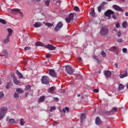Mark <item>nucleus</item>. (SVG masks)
<instances>
[{
    "label": "nucleus",
    "instance_id": "nucleus-1",
    "mask_svg": "<svg viewBox=\"0 0 128 128\" xmlns=\"http://www.w3.org/2000/svg\"><path fill=\"white\" fill-rule=\"evenodd\" d=\"M6 112H8L7 108L2 107L0 108V120H2V118L6 116Z\"/></svg>",
    "mask_w": 128,
    "mask_h": 128
},
{
    "label": "nucleus",
    "instance_id": "nucleus-2",
    "mask_svg": "<svg viewBox=\"0 0 128 128\" xmlns=\"http://www.w3.org/2000/svg\"><path fill=\"white\" fill-rule=\"evenodd\" d=\"M100 33L102 36H106L108 34V28L106 26H102L100 29Z\"/></svg>",
    "mask_w": 128,
    "mask_h": 128
},
{
    "label": "nucleus",
    "instance_id": "nucleus-3",
    "mask_svg": "<svg viewBox=\"0 0 128 128\" xmlns=\"http://www.w3.org/2000/svg\"><path fill=\"white\" fill-rule=\"evenodd\" d=\"M40 80L43 84H50V78L48 76H44Z\"/></svg>",
    "mask_w": 128,
    "mask_h": 128
},
{
    "label": "nucleus",
    "instance_id": "nucleus-4",
    "mask_svg": "<svg viewBox=\"0 0 128 128\" xmlns=\"http://www.w3.org/2000/svg\"><path fill=\"white\" fill-rule=\"evenodd\" d=\"M66 70L68 74H72L74 72L72 68L70 66H66Z\"/></svg>",
    "mask_w": 128,
    "mask_h": 128
},
{
    "label": "nucleus",
    "instance_id": "nucleus-5",
    "mask_svg": "<svg viewBox=\"0 0 128 128\" xmlns=\"http://www.w3.org/2000/svg\"><path fill=\"white\" fill-rule=\"evenodd\" d=\"M74 14L70 13L68 15V17L66 18V22H67L68 24H69V22H70L72 20V19L74 18Z\"/></svg>",
    "mask_w": 128,
    "mask_h": 128
},
{
    "label": "nucleus",
    "instance_id": "nucleus-6",
    "mask_svg": "<svg viewBox=\"0 0 128 128\" xmlns=\"http://www.w3.org/2000/svg\"><path fill=\"white\" fill-rule=\"evenodd\" d=\"M64 26V24L62 22H58V23L56 24V26L54 28L56 32H58Z\"/></svg>",
    "mask_w": 128,
    "mask_h": 128
},
{
    "label": "nucleus",
    "instance_id": "nucleus-7",
    "mask_svg": "<svg viewBox=\"0 0 128 128\" xmlns=\"http://www.w3.org/2000/svg\"><path fill=\"white\" fill-rule=\"evenodd\" d=\"M44 48H48L49 50H54L56 48L50 44H48V45L44 46Z\"/></svg>",
    "mask_w": 128,
    "mask_h": 128
},
{
    "label": "nucleus",
    "instance_id": "nucleus-8",
    "mask_svg": "<svg viewBox=\"0 0 128 128\" xmlns=\"http://www.w3.org/2000/svg\"><path fill=\"white\" fill-rule=\"evenodd\" d=\"M6 121L9 122L10 124H16V122H18V120H17L16 121L14 118H7Z\"/></svg>",
    "mask_w": 128,
    "mask_h": 128
},
{
    "label": "nucleus",
    "instance_id": "nucleus-9",
    "mask_svg": "<svg viewBox=\"0 0 128 128\" xmlns=\"http://www.w3.org/2000/svg\"><path fill=\"white\" fill-rule=\"evenodd\" d=\"M114 14V12L110 10H108L104 12V15L106 16H108V18H110V14Z\"/></svg>",
    "mask_w": 128,
    "mask_h": 128
},
{
    "label": "nucleus",
    "instance_id": "nucleus-10",
    "mask_svg": "<svg viewBox=\"0 0 128 128\" xmlns=\"http://www.w3.org/2000/svg\"><path fill=\"white\" fill-rule=\"evenodd\" d=\"M104 74L106 78H110L112 76V72L110 70H105L104 72Z\"/></svg>",
    "mask_w": 128,
    "mask_h": 128
},
{
    "label": "nucleus",
    "instance_id": "nucleus-11",
    "mask_svg": "<svg viewBox=\"0 0 128 128\" xmlns=\"http://www.w3.org/2000/svg\"><path fill=\"white\" fill-rule=\"evenodd\" d=\"M106 2H102L100 6L98 8V10L99 12H102V8H104V6H106Z\"/></svg>",
    "mask_w": 128,
    "mask_h": 128
},
{
    "label": "nucleus",
    "instance_id": "nucleus-12",
    "mask_svg": "<svg viewBox=\"0 0 128 128\" xmlns=\"http://www.w3.org/2000/svg\"><path fill=\"white\" fill-rule=\"evenodd\" d=\"M49 74L51 76H52V78H56V72L52 70H50Z\"/></svg>",
    "mask_w": 128,
    "mask_h": 128
},
{
    "label": "nucleus",
    "instance_id": "nucleus-13",
    "mask_svg": "<svg viewBox=\"0 0 128 128\" xmlns=\"http://www.w3.org/2000/svg\"><path fill=\"white\" fill-rule=\"evenodd\" d=\"M113 8L116 10H118V12H124V10L117 5H113Z\"/></svg>",
    "mask_w": 128,
    "mask_h": 128
},
{
    "label": "nucleus",
    "instance_id": "nucleus-14",
    "mask_svg": "<svg viewBox=\"0 0 128 128\" xmlns=\"http://www.w3.org/2000/svg\"><path fill=\"white\" fill-rule=\"evenodd\" d=\"M126 76H128V71L126 70L124 71V73H122L120 75V78H124Z\"/></svg>",
    "mask_w": 128,
    "mask_h": 128
},
{
    "label": "nucleus",
    "instance_id": "nucleus-15",
    "mask_svg": "<svg viewBox=\"0 0 128 128\" xmlns=\"http://www.w3.org/2000/svg\"><path fill=\"white\" fill-rule=\"evenodd\" d=\"M95 122L96 124H98V126H100V124H102V120H100V118L98 116L96 117V118Z\"/></svg>",
    "mask_w": 128,
    "mask_h": 128
},
{
    "label": "nucleus",
    "instance_id": "nucleus-16",
    "mask_svg": "<svg viewBox=\"0 0 128 128\" xmlns=\"http://www.w3.org/2000/svg\"><path fill=\"white\" fill-rule=\"evenodd\" d=\"M70 112V108L66 106L64 108H63L62 110H60V112H62L63 114H66V112Z\"/></svg>",
    "mask_w": 128,
    "mask_h": 128
},
{
    "label": "nucleus",
    "instance_id": "nucleus-17",
    "mask_svg": "<svg viewBox=\"0 0 128 128\" xmlns=\"http://www.w3.org/2000/svg\"><path fill=\"white\" fill-rule=\"evenodd\" d=\"M86 114H82L80 115V122L81 124H83L84 122V120H86Z\"/></svg>",
    "mask_w": 128,
    "mask_h": 128
},
{
    "label": "nucleus",
    "instance_id": "nucleus-18",
    "mask_svg": "<svg viewBox=\"0 0 128 128\" xmlns=\"http://www.w3.org/2000/svg\"><path fill=\"white\" fill-rule=\"evenodd\" d=\"M3 42L5 44H8L10 42V36H7L6 38H4V40H3Z\"/></svg>",
    "mask_w": 128,
    "mask_h": 128
},
{
    "label": "nucleus",
    "instance_id": "nucleus-19",
    "mask_svg": "<svg viewBox=\"0 0 128 128\" xmlns=\"http://www.w3.org/2000/svg\"><path fill=\"white\" fill-rule=\"evenodd\" d=\"M54 90H56V87L54 86H52L48 89V92H49L50 94H54Z\"/></svg>",
    "mask_w": 128,
    "mask_h": 128
},
{
    "label": "nucleus",
    "instance_id": "nucleus-20",
    "mask_svg": "<svg viewBox=\"0 0 128 128\" xmlns=\"http://www.w3.org/2000/svg\"><path fill=\"white\" fill-rule=\"evenodd\" d=\"M16 74L20 78H24L22 74V73H20V72H18V70H16Z\"/></svg>",
    "mask_w": 128,
    "mask_h": 128
},
{
    "label": "nucleus",
    "instance_id": "nucleus-21",
    "mask_svg": "<svg viewBox=\"0 0 128 128\" xmlns=\"http://www.w3.org/2000/svg\"><path fill=\"white\" fill-rule=\"evenodd\" d=\"M34 26L35 28H40L42 26V22H36L34 24Z\"/></svg>",
    "mask_w": 128,
    "mask_h": 128
},
{
    "label": "nucleus",
    "instance_id": "nucleus-22",
    "mask_svg": "<svg viewBox=\"0 0 128 128\" xmlns=\"http://www.w3.org/2000/svg\"><path fill=\"white\" fill-rule=\"evenodd\" d=\"M1 55L2 56H5L6 58V56H8V52H6V50H4L1 54Z\"/></svg>",
    "mask_w": 128,
    "mask_h": 128
},
{
    "label": "nucleus",
    "instance_id": "nucleus-23",
    "mask_svg": "<svg viewBox=\"0 0 128 128\" xmlns=\"http://www.w3.org/2000/svg\"><path fill=\"white\" fill-rule=\"evenodd\" d=\"M46 100V96H42L40 98L38 102H44Z\"/></svg>",
    "mask_w": 128,
    "mask_h": 128
},
{
    "label": "nucleus",
    "instance_id": "nucleus-24",
    "mask_svg": "<svg viewBox=\"0 0 128 128\" xmlns=\"http://www.w3.org/2000/svg\"><path fill=\"white\" fill-rule=\"evenodd\" d=\"M90 16H96V12H94V8H92L91 10V12H90Z\"/></svg>",
    "mask_w": 128,
    "mask_h": 128
},
{
    "label": "nucleus",
    "instance_id": "nucleus-25",
    "mask_svg": "<svg viewBox=\"0 0 128 128\" xmlns=\"http://www.w3.org/2000/svg\"><path fill=\"white\" fill-rule=\"evenodd\" d=\"M13 82L16 86H18V84H20V80H18L16 78H14L13 80Z\"/></svg>",
    "mask_w": 128,
    "mask_h": 128
},
{
    "label": "nucleus",
    "instance_id": "nucleus-26",
    "mask_svg": "<svg viewBox=\"0 0 128 128\" xmlns=\"http://www.w3.org/2000/svg\"><path fill=\"white\" fill-rule=\"evenodd\" d=\"M110 50L111 52H118V47L114 46H112Z\"/></svg>",
    "mask_w": 128,
    "mask_h": 128
},
{
    "label": "nucleus",
    "instance_id": "nucleus-27",
    "mask_svg": "<svg viewBox=\"0 0 128 128\" xmlns=\"http://www.w3.org/2000/svg\"><path fill=\"white\" fill-rule=\"evenodd\" d=\"M14 12H18V14H20L21 16H24V14L22 12L20 11V9H18V8L14 9Z\"/></svg>",
    "mask_w": 128,
    "mask_h": 128
},
{
    "label": "nucleus",
    "instance_id": "nucleus-28",
    "mask_svg": "<svg viewBox=\"0 0 128 128\" xmlns=\"http://www.w3.org/2000/svg\"><path fill=\"white\" fill-rule=\"evenodd\" d=\"M35 46H44L46 45H44L42 42H36Z\"/></svg>",
    "mask_w": 128,
    "mask_h": 128
},
{
    "label": "nucleus",
    "instance_id": "nucleus-29",
    "mask_svg": "<svg viewBox=\"0 0 128 128\" xmlns=\"http://www.w3.org/2000/svg\"><path fill=\"white\" fill-rule=\"evenodd\" d=\"M16 92H18V94H24V90L21 88H18L16 89Z\"/></svg>",
    "mask_w": 128,
    "mask_h": 128
},
{
    "label": "nucleus",
    "instance_id": "nucleus-30",
    "mask_svg": "<svg viewBox=\"0 0 128 128\" xmlns=\"http://www.w3.org/2000/svg\"><path fill=\"white\" fill-rule=\"evenodd\" d=\"M124 88V86L122 84H120L118 85V90H122Z\"/></svg>",
    "mask_w": 128,
    "mask_h": 128
},
{
    "label": "nucleus",
    "instance_id": "nucleus-31",
    "mask_svg": "<svg viewBox=\"0 0 128 128\" xmlns=\"http://www.w3.org/2000/svg\"><path fill=\"white\" fill-rule=\"evenodd\" d=\"M7 30L8 32V36H12V30L11 28H8Z\"/></svg>",
    "mask_w": 128,
    "mask_h": 128
},
{
    "label": "nucleus",
    "instance_id": "nucleus-32",
    "mask_svg": "<svg viewBox=\"0 0 128 128\" xmlns=\"http://www.w3.org/2000/svg\"><path fill=\"white\" fill-rule=\"evenodd\" d=\"M122 26L124 28H126V27L128 26V22H124L122 24Z\"/></svg>",
    "mask_w": 128,
    "mask_h": 128
},
{
    "label": "nucleus",
    "instance_id": "nucleus-33",
    "mask_svg": "<svg viewBox=\"0 0 128 128\" xmlns=\"http://www.w3.org/2000/svg\"><path fill=\"white\" fill-rule=\"evenodd\" d=\"M12 82H8L7 84V85L6 86V88L8 89L10 88V86H12Z\"/></svg>",
    "mask_w": 128,
    "mask_h": 128
},
{
    "label": "nucleus",
    "instance_id": "nucleus-34",
    "mask_svg": "<svg viewBox=\"0 0 128 128\" xmlns=\"http://www.w3.org/2000/svg\"><path fill=\"white\" fill-rule=\"evenodd\" d=\"M50 0H46L45 1V4L46 6H50Z\"/></svg>",
    "mask_w": 128,
    "mask_h": 128
},
{
    "label": "nucleus",
    "instance_id": "nucleus-35",
    "mask_svg": "<svg viewBox=\"0 0 128 128\" xmlns=\"http://www.w3.org/2000/svg\"><path fill=\"white\" fill-rule=\"evenodd\" d=\"M0 22H1V24H6V20L4 19L0 18Z\"/></svg>",
    "mask_w": 128,
    "mask_h": 128
},
{
    "label": "nucleus",
    "instance_id": "nucleus-36",
    "mask_svg": "<svg viewBox=\"0 0 128 128\" xmlns=\"http://www.w3.org/2000/svg\"><path fill=\"white\" fill-rule=\"evenodd\" d=\"M24 120L21 118L20 120V126H24Z\"/></svg>",
    "mask_w": 128,
    "mask_h": 128
},
{
    "label": "nucleus",
    "instance_id": "nucleus-37",
    "mask_svg": "<svg viewBox=\"0 0 128 128\" xmlns=\"http://www.w3.org/2000/svg\"><path fill=\"white\" fill-rule=\"evenodd\" d=\"M4 92H0V100H2V98H4Z\"/></svg>",
    "mask_w": 128,
    "mask_h": 128
},
{
    "label": "nucleus",
    "instance_id": "nucleus-38",
    "mask_svg": "<svg viewBox=\"0 0 128 128\" xmlns=\"http://www.w3.org/2000/svg\"><path fill=\"white\" fill-rule=\"evenodd\" d=\"M31 88L32 87L30 85H28L26 87L25 90L26 91L30 90Z\"/></svg>",
    "mask_w": 128,
    "mask_h": 128
},
{
    "label": "nucleus",
    "instance_id": "nucleus-39",
    "mask_svg": "<svg viewBox=\"0 0 128 128\" xmlns=\"http://www.w3.org/2000/svg\"><path fill=\"white\" fill-rule=\"evenodd\" d=\"M45 26H48V27H50V26H52L53 24L51 23L46 22V23H45Z\"/></svg>",
    "mask_w": 128,
    "mask_h": 128
},
{
    "label": "nucleus",
    "instance_id": "nucleus-40",
    "mask_svg": "<svg viewBox=\"0 0 128 128\" xmlns=\"http://www.w3.org/2000/svg\"><path fill=\"white\" fill-rule=\"evenodd\" d=\"M74 10H75V12H79L80 8L78 6H75L74 7Z\"/></svg>",
    "mask_w": 128,
    "mask_h": 128
},
{
    "label": "nucleus",
    "instance_id": "nucleus-41",
    "mask_svg": "<svg viewBox=\"0 0 128 128\" xmlns=\"http://www.w3.org/2000/svg\"><path fill=\"white\" fill-rule=\"evenodd\" d=\"M101 55H102V56H103L104 58L106 56V54L105 53V52H104V51H102V52H101Z\"/></svg>",
    "mask_w": 128,
    "mask_h": 128
},
{
    "label": "nucleus",
    "instance_id": "nucleus-42",
    "mask_svg": "<svg viewBox=\"0 0 128 128\" xmlns=\"http://www.w3.org/2000/svg\"><path fill=\"white\" fill-rule=\"evenodd\" d=\"M94 58L95 60H96V62H98V64H100V60H98V56H94Z\"/></svg>",
    "mask_w": 128,
    "mask_h": 128
},
{
    "label": "nucleus",
    "instance_id": "nucleus-43",
    "mask_svg": "<svg viewBox=\"0 0 128 128\" xmlns=\"http://www.w3.org/2000/svg\"><path fill=\"white\" fill-rule=\"evenodd\" d=\"M14 98H18V96H20L18 95V93L16 92L14 93Z\"/></svg>",
    "mask_w": 128,
    "mask_h": 128
},
{
    "label": "nucleus",
    "instance_id": "nucleus-44",
    "mask_svg": "<svg viewBox=\"0 0 128 128\" xmlns=\"http://www.w3.org/2000/svg\"><path fill=\"white\" fill-rule=\"evenodd\" d=\"M56 110V108L55 106H52L50 108V112H52V110Z\"/></svg>",
    "mask_w": 128,
    "mask_h": 128
},
{
    "label": "nucleus",
    "instance_id": "nucleus-45",
    "mask_svg": "<svg viewBox=\"0 0 128 128\" xmlns=\"http://www.w3.org/2000/svg\"><path fill=\"white\" fill-rule=\"evenodd\" d=\"M30 50V47L28 46H26L24 48V50L25 52H26V50Z\"/></svg>",
    "mask_w": 128,
    "mask_h": 128
},
{
    "label": "nucleus",
    "instance_id": "nucleus-46",
    "mask_svg": "<svg viewBox=\"0 0 128 128\" xmlns=\"http://www.w3.org/2000/svg\"><path fill=\"white\" fill-rule=\"evenodd\" d=\"M11 78H12L13 80H14V78H16V76H14V73L11 74Z\"/></svg>",
    "mask_w": 128,
    "mask_h": 128
},
{
    "label": "nucleus",
    "instance_id": "nucleus-47",
    "mask_svg": "<svg viewBox=\"0 0 128 128\" xmlns=\"http://www.w3.org/2000/svg\"><path fill=\"white\" fill-rule=\"evenodd\" d=\"M52 54H48L46 55V58H50Z\"/></svg>",
    "mask_w": 128,
    "mask_h": 128
},
{
    "label": "nucleus",
    "instance_id": "nucleus-48",
    "mask_svg": "<svg viewBox=\"0 0 128 128\" xmlns=\"http://www.w3.org/2000/svg\"><path fill=\"white\" fill-rule=\"evenodd\" d=\"M128 52V49H126V48H124L122 49V52L124 53H126Z\"/></svg>",
    "mask_w": 128,
    "mask_h": 128
},
{
    "label": "nucleus",
    "instance_id": "nucleus-49",
    "mask_svg": "<svg viewBox=\"0 0 128 128\" xmlns=\"http://www.w3.org/2000/svg\"><path fill=\"white\" fill-rule=\"evenodd\" d=\"M118 111V109L116 108H114L112 110V112H117Z\"/></svg>",
    "mask_w": 128,
    "mask_h": 128
},
{
    "label": "nucleus",
    "instance_id": "nucleus-50",
    "mask_svg": "<svg viewBox=\"0 0 128 128\" xmlns=\"http://www.w3.org/2000/svg\"><path fill=\"white\" fill-rule=\"evenodd\" d=\"M54 100H55V102H58L59 99H58V98H54Z\"/></svg>",
    "mask_w": 128,
    "mask_h": 128
},
{
    "label": "nucleus",
    "instance_id": "nucleus-51",
    "mask_svg": "<svg viewBox=\"0 0 128 128\" xmlns=\"http://www.w3.org/2000/svg\"><path fill=\"white\" fill-rule=\"evenodd\" d=\"M94 92H96V94H98V89H94L93 90Z\"/></svg>",
    "mask_w": 128,
    "mask_h": 128
},
{
    "label": "nucleus",
    "instance_id": "nucleus-52",
    "mask_svg": "<svg viewBox=\"0 0 128 128\" xmlns=\"http://www.w3.org/2000/svg\"><path fill=\"white\" fill-rule=\"evenodd\" d=\"M120 23H117V24H116V27L117 28H120Z\"/></svg>",
    "mask_w": 128,
    "mask_h": 128
},
{
    "label": "nucleus",
    "instance_id": "nucleus-53",
    "mask_svg": "<svg viewBox=\"0 0 128 128\" xmlns=\"http://www.w3.org/2000/svg\"><path fill=\"white\" fill-rule=\"evenodd\" d=\"M117 42H122V38L118 39V40H117Z\"/></svg>",
    "mask_w": 128,
    "mask_h": 128
},
{
    "label": "nucleus",
    "instance_id": "nucleus-54",
    "mask_svg": "<svg viewBox=\"0 0 128 128\" xmlns=\"http://www.w3.org/2000/svg\"><path fill=\"white\" fill-rule=\"evenodd\" d=\"M118 38H120V36H122V33L120 32H118Z\"/></svg>",
    "mask_w": 128,
    "mask_h": 128
},
{
    "label": "nucleus",
    "instance_id": "nucleus-55",
    "mask_svg": "<svg viewBox=\"0 0 128 128\" xmlns=\"http://www.w3.org/2000/svg\"><path fill=\"white\" fill-rule=\"evenodd\" d=\"M78 60H79V62H82V58L80 57H78Z\"/></svg>",
    "mask_w": 128,
    "mask_h": 128
},
{
    "label": "nucleus",
    "instance_id": "nucleus-56",
    "mask_svg": "<svg viewBox=\"0 0 128 128\" xmlns=\"http://www.w3.org/2000/svg\"><path fill=\"white\" fill-rule=\"evenodd\" d=\"M114 66H115L116 68H118V64L116 63L114 64Z\"/></svg>",
    "mask_w": 128,
    "mask_h": 128
},
{
    "label": "nucleus",
    "instance_id": "nucleus-57",
    "mask_svg": "<svg viewBox=\"0 0 128 128\" xmlns=\"http://www.w3.org/2000/svg\"><path fill=\"white\" fill-rule=\"evenodd\" d=\"M53 2L54 4H58V2L56 1V0H54Z\"/></svg>",
    "mask_w": 128,
    "mask_h": 128
},
{
    "label": "nucleus",
    "instance_id": "nucleus-58",
    "mask_svg": "<svg viewBox=\"0 0 128 128\" xmlns=\"http://www.w3.org/2000/svg\"><path fill=\"white\" fill-rule=\"evenodd\" d=\"M28 92L25 94L26 98H28Z\"/></svg>",
    "mask_w": 128,
    "mask_h": 128
},
{
    "label": "nucleus",
    "instance_id": "nucleus-59",
    "mask_svg": "<svg viewBox=\"0 0 128 128\" xmlns=\"http://www.w3.org/2000/svg\"><path fill=\"white\" fill-rule=\"evenodd\" d=\"M112 18H114V20H116V16H114V15H113L112 16Z\"/></svg>",
    "mask_w": 128,
    "mask_h": 128
},
{
    "label": "nucleus",
    "instance_id": "nucleus-60",
    "mask_svg": "<svg viewBox=\"0 0 128 128\" xmlns=\"http://www.w3.org/2000/svg\"><path fill=\"white\" fill-rule=\"evenodd\" d=\"M125 16H128V12H126V13H125Z\"/></svg>",
    "mask_w": 128,
    "mask_h": 128
},
{
    "label": "nucleus",
    "instance_id": "nucleus-61",
    "mask_svg": "<svg viewBox=\"0 0 128 128\" xmlns=\"http://www.w3.org/2000/svg\"><path fill=\"white\" fill-rule=\"evenodd\" d=\"M78 96V98H80V94H78V96Z\"/></svg>",
    "mask_w": 128,
    "mask_h": 128
},
{
    "label": "nucleus",
    "instance_id": "nucleus-62",
    "mask_svg": "<svg viewBox=\"0 0 128 128\" xmlns=\"http://www.w3.org/2000/svg\"><path fill=\"white\" fill-rule=\"evenodd\" d=\"M106 0V2H112V0Z\"/></svg>",
    "mask_w": 128,
    "mask_h": 128
},
{
    "label": "nucleus",
    "instance_id": "nucleus-63",
    "mask_svg": "<svg viewBox=\"0 0 128 128\" xmlns=\"http://www.w3.org/2000/svg\"><path fill=\"white\" fill-rule=\"evenodd\" d=\"M81 98H82V100H84V96H81Z\"/></svg>",
    "mask_w": 128,
    "mask_h": 128
},
{
    "label": "nucleus",
    "instance_id": "nucleus-64",
    "mask_svg": "<svg viewBox=\"0 0 128 128\" xmlns=\"http://www.w3.org/2000/svg\"><path fill=\"white\" fill-rule=\"evenodd\" d=\"M63 90L64 92V90Z\"/></svg>",
    "mask_w": 128,
    "mask_h": 128
}]
</instances>
